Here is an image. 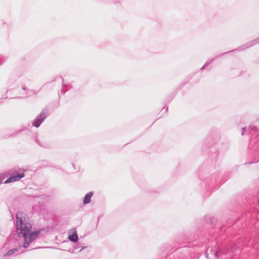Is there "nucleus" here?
<instances>
[{
	"instance_id": "f257e3e1",
	"label": "nucleus",
	"mask_w": 259,
	"mask_h": 259,
	"mask_svg": "<svg viewBox=\"0 0 259 259\" xmlns=\"http://www.w3.org/2000/svg\"><path fill=\"white\" fill-rule=\"evenodd\" d=\"M16 227L17 234L20 237V241L23 242L22 245L21 246V244L18 248L16 247L9 250L4 254V256H11L17 252L20 254L25 252L24 249L27 248L39 234V231L29 234L31 225L29 218L22 212H18L16 214Z\"/></svg>"
},
{
	"instance_id": "f03ea898",
	"label": "nucleus",
	"mask_w": 259,
	"mask_h": 259,
	"mask_svg": "<svg viewBox=\"0 0 259 259\" xmlns=\"http://www.w3.org/2000/svg\"><path fill=\"white\" fill-rule=\"evenodd\" d=\"M48 114L46 111L43 110L39 115L36 117L32 123V125L36 127H38L47 117Z\"/></svg>"
},
{
	"instance_id": "7ed1b4c3",
	"label": "nucleus",
	"mask_w": 259,
	"mask_h": 259,
	"mask_svg": "<svg viewBox=\"0 0 259 259\" xmlns=\"http://www.w3.org/2000/svg\"><path fill=\"white\" fill-rule=\"evenodd\" d=\"M16 173L17 174L16 175L11 177L10 178L8 179L6 181L5 183H9L19 181V180H20L21 178H23L25 176L23 172L19 173L18 172H16Z\"/></svg>"
},
{
	"instance_id": "20e7f679",
	"label": "nucleus",
	"mask_w": 259,
	"mask_h": 259,
	"mask_svg": "<svg viewBox=\"0 0 259 259\" xmlns=\"http://www.w3.org/2000/svg\"><path fill=\"white\" fill-rule=\"evenodd\" d=\"M258 44H259V37L253 40H251V41L244 44L243 46H241L240 47V48H241V50H244L245 49L249 48H250L252 46H253L254 45H255Z\"/></svg>"
},
{
	"instance_id": "39448f33",
	"label": "nucleus",
	"mask_w": 259,
	"mask_h": 259,
	"mask_svg": "<svg viewBox=\"0 0 259 259\" xmlns=\"http://www.w3.org/2000/svg\"><path fill=\"white\" fill-rule=\"evenodd\" d=\"M93 194L94 193L92 191L90 192L85 194L83 201L84 204H87L90 203L91 198L93 196Z\"/></svg>"
},
{
	"instance_id": "423d86ee",
	"label": "nucleus",
	"mask_w": 259,
	"mask_h": 259,
	"mask_svg": "<svg viewBox=\"0 0 259 259\" xmlns=\"http://www.w3.org/2000/svg\"><path fill=\"white\" fill-rule=\"evenodd\" d=\"M256 127L255 126H250L249 128H247L246 127H243L242 131V135L243 136L245 134H247L250 132V130H256Z\"/></svg>"
},
{
	"instance_id": "0eeeda50",
	"label": "nucleus",
	"mask_w": 259,
	"mask_h": 259,
	"mask_svg": "<svg viewBox=\"0 0 259 259\" xmlns=\"http://www.w3.org/2000/svg\"><path fill=\"white\" fill-rule=\"evenodd\" d=\"M68 239L73 242H76L78 240V235L76 232H74L72 235H70Z\"/></svg>"
},
{
	"instance_id": "6e6552de",
	"label": "nucleus",
	"mask_w": 259,
	"mask_h": 259,
	"mask_svg": "<svg viewBox=\"0 0 259 259\" xmlns=\"http://www.w3.org/2000/svg\"><path fill=\"white\" fill-rule=\"evenodd\" d=\"M215 58H213L211 59L210 60H209V61H208L207 62H206L205 63V64L202 67V68H201V70L204 69L206 67H207L210 64H211L215 60Z\"/></svg>"
},
{
	"instance_id": "1a4fd4ad",
	"label": "nucleus",
	"mask_w": 259,
	"mask_h": 259,
	"mask_svg": "<svg viewBox=\"0 0 259 259\" xmlns=\"http://www.w3.org/2000/svg\"><path fill=\"white\" fill-rule=\"evenodd\" d=\"M62 82H63V83H62V92H63V94H64L66 91H64V88L65 87V84L63 83V79H62Z\"/></svg>"
},
{
	"instance_id": "9d476101",
	"label": "nucleus",
	"mask_w": 259,
	"mask_h": 259,
	"mask_svg": "<svg viewBox=\"0 0 259 259\" xmlns=\"http://www.w3.org/2000/svg\"><path fill=\"white\" fill-rule=\"evenodd\" d=\"M25 95L27 96H30L32 95V93L30 92H27Z\"/></svg>"
},
{
	"instance_id": "9b49d317",
	"label": "nucleus",
	"mask_w": 259,
	"mask_h": 259,
	"mask_svg": "<svg viewBox=\"0 0 259 259\" xmlns=\"http://www.w3.org/2000/svg\"><path fill=\"white\" fill-rule=\"evenodd\" d=\"M219 253H220V252H219V251H215L214 252V255H215V256H219Z\"/></svg>"
},
{
	"instance_id": "f8f14e48",
	"label": "nucleus",
	"mask_w": 259,
	"mask_h": 259,
	"mask_svg": "<svg viewBox=\"0 0 259 259\" xmlns=\"http://www.w3.org/2000/svg\"><path fill=\"white\" fill-rule=\"evenodd\" d=\"M87 246H83L81 247V249L80 250L79 252H80L82 249H84V248H86Z\"/></svg>"
},
{
	"instance_id": "ddd939ff",
	"label": "nucleus",
	"mask_w": 259,
	"mask_h": 259,
	"mask_svg": "<svg viewBox=\"0 0 259 259\" xmlns=\"http://www.w3.org/2000/svg\"><path fill=\"white\" fill-rule=\"evenodd\" d=\"M22 90H25V88L24 87H22Z\"/></svg>"
},
{
	"instance_id": "4468645a",
	"label": "nucleus",
	"mask_w": 259,
	"mask_h": 259,
	"mask_svg": "<svg viewBox=\"0 0 259 259\" xmlns=\"http://www.w3.org/2000/svg\"><path fill=\"white\" fill-rule=\"evenodd\" d=\"M36 142L38 144V145H40L38 140H36Z\"/></svg>"
},
{
	"instance_id": "2eb2a0df",
	"label": "nucleus",
	"mask_w": 259,
	"mask_h": 259,
	"mask_svg": "<svg viewBox=\"0 0 259 259\" xmlns=\"http://www.w3.org/2000/svg\"><path fill=\"white\" fill-rule=\"evenodd\" d=\"M206 256L207 257V252H206Z\"/></svg>"
},
{
	"instance_id": "dca6fc26",
	"label": "nucleus",
	"mask_w": 259,
	"mask_h": 259,
	"mask_svg": "<svg viewBox=\"0 0 259 259\" xmlns=\"http://www.w3.org/2000/svg\"><path fill=\"white\" fill-rule=\"evenodd\" d=\"M7 245V243L5 244V247H6Z\"/></svg>"
}]
</instances>
